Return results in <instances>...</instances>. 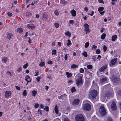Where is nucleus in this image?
<instances>
[{
	"instance_id": "6ab92c4d",
	"label": "nucleus",
	"mask_w": 121,
	"mask_h": 121,
	"mask_svg": "<svg viewBox=\"0 0 121 121\" xmlns=\"http://www.w3.org/2000/svg\"><path fill=\"white\" fill-rule=\"evenodd\" d=\"M37 94V91L35 90H33L32 91L31 94L32 96L34 97L36 96V95Z\"/></svg>"
},
{
	"instance_id": "7ed1b4c3",
	"label": "nucleus",
	"mask_w": 121,
	"mask_h": 121,
	"mask_svg": "<svg viewBox=\"0 0 121 121\" xmlns=\"http://www.w3.org/2000/svg\"><path fill=\"white\" fill-rule=\"evenodd\" d=\"M76 121H85V119L84 117L82 114L78 115L75 117Z\"/></svg>"
},
{
	"instance_id": "e2e57ef3",
	"label": "nucleus",
	"mask_w": 121,
	"mask_h": 121,
	"mask_svg": "<svg viewBox=\"0 0 121 121\" xmlns=\"http://www.w3.org/2000/svg\"><path fill=\"white\" fill-rule=\"evenodd\" d=\"M97 47L95 45H94L93 46L92 48H93L94 49H95Z\"/></svg>"
},
{
	"instance_id": "a19ab883",
	"label": "nucleus",
	"mask_w": 121,
	"mask_h": 121,
	"mask_svg": "<svg viewBox=\"0 0 121 121\" xmlns=\"http://www.w3.org/2000/svg\"><path fill=\"white\" fill-rule=\"evenodd\" d=\"M92 67V65H88L87 66V67L89 69H91Z\"/></svg>"
},
{
	"instance_id": "9d476101",
	"label": "nucleus",
	"mask_w": 121,
	"mask_h": 121,
	"mask_svg": "<svg viewBox=\"0 0 121 121\" xmlns=\"http://www.w3.org/2000/svg\"><path fill=\"white\" fill-rule=\"evenodd\" d=\"M111 78L114 82L117 83L119 80L118 78L114 76H112Z\"/></svg>"
},
{
	"instance_id": "09e8293b",
	"label": "nucleus",
	"mask_w": 121,
	"mask_h": 121,
	"mask_svg": "<svg viewBox=\"0 0 121 121\" xmlns=\"http://www.w3.org/2000/svg\"><path fill=\"white\" fill-rule=\"evenodd\" d=\"M44 109H45V110L46 111H48L49 110V108L48 106H46L45 107Z\"/></svg>"
},
{
	"instance_id": "20e7f679",
	"label": "nucleus",
	"mask_w": 121,
	"mask_h": 121,
	"mask_svg": "<svg viewBox=\"0 0 121 121\" xmlns=\"http://www.w3.org/2000/svg\"><path fill=\"white\" fill-rule=\"evenodd\" d=\"M83 108L84 110L88 111L91 109V106L89 103H86L83 105Z\"/></svg>"
},
{
	"instance_id": "2f4dec72",
	"label": "nucleus",
	"mask_w": 121,
	"mask_h": 121,
	"mask_svg": "<svg viewBox=\"0 0 121 121\" xmlns=\"http://www.w3.org/2000/svg\"><path fill=\"white\" fill-rule=\"evenodd\" d=\"M67 95L65 94H64L61 95V98L62 99H65L66 98Z\"/></svg>"
},
{
	"instance_id": "49530a36",
	"label": "nucleus",
	"mask_w": 121,
	"mask_h": 121,
	"mask_svg": "<svg viewBox=\"0 0 121 121\" xmlns=\"http://www.w3.org/2000/svg\"><path fill=\"white\" fill-rule=\"evenodd\" d=\"M100 52V49H98L96 51V54H99Z\"/></svg>"
},
{
	"instance_id": "a878e982",
	"label": "nucleus",
	"mask_w": 121,
	"mask_h": 121,
	"mask_svg": "<svg viewBox=\"0 0 121 121\" xmlns=\"http://www.w3.org/2000/svg\"><path fill=\"white\" fill-rule=\"evenodd\" d=\"M106 36V34L104 33H103L101 37V38L102 40H104V39Z\"/></svg>"
},
{
	"instance_id": "c9c22d12",
	"label": "nucleus",
	"mask_w": 121,
	"mask_h": 121,
	"mask_svg": "<svg viewBox=\"0 0 121 121\" xmlns=\"http://www.w3.org/2000/svg\"><path fill=\"white\" fill-rule=\"evenodd\" d=\"M92 58L93 60L94 61H95L96 60V56H92Z\"/></svg>"
},
{
	"instance_id": "680f3d73",
	"label": "nucleus",
	"mask_w": 121,
	"mask_h": 121,
	"mask_svg": "<svg viewBox=\"0 0 121 121\" xmlns=\"http://www.w3.org/2000/svg\"><path fill=\"white\" fill-rule=\"evenodd\" d=\"M84 9L85 11L86 12H87L88 11V9L87 7H86L84 8Z\"/></svg>"
},
{
	"instance_id": "f03ea898",
	"label": "nucleus",
	"mask_w": 121,
	"mask_h": 121,
	"mask_svg": "<svg viewBox=\"0 0 121 121\" xmlns=\"http://www.w3.org/2000/svg\"><path fill=\"white\" fill-rule=\"evenodd\" d=\"M97 92L96 90H93L90 91L89 95L90 98L92 100H94L97 96Z\"/></svg>"
},
{
	"instance_id": "9b49d317",
	"label": "nucleus",
	"mask_w": 121,
	"mask_h": 121,
	"mask_svg": "<svg viewBox=\"0 0 121 121\" xmlns=\"http://www.w3.org/2000/svg\"><path fill=\"white\" fill-rule=\"evenodd\" d=\"M111 108L112 110L113 111H115L116 109V103L114 101H113L111 106Z\"/></svg>"
},
{
	"instance_id": "aec40b11",
	"label": "nucleus",
	"mask_w": 121,
	"mask_h": 121,
	"mask_svg": "<svg viewBox=\"0 0 121 121\" xmlns=\"http://www.w3.org/2000/svg\"><path fill=\"white\" fill-rule=\"evenodd\" d=\"M66 74L67 75V77L68 78H69L72 76V74L68 72H66Z\"/></svg>"
},
{
	"instance_id": "dca6fc26",
	"label": "nucleus",
	"mask_w": 121,
	"mask_h": 121,
	"mask_svg": "<svg viewBox=\"0 0 121 121\" xmlns=\"http://www.w3.org/2000/svg\"><path fill=\"white\" fill-rule=\"evenodd\" d=\"M71 14L72 16L74 17L76 15V12L75 10L74 9H72L70 11Z\"/></svg>"
},
{
	"instance_id": "423d86ee",
	"label": "nucleus",
	"mask_w": 121,
	"mask_h": 121,
	"mask_svg": "<svg viewBox=\"0 0 121 121\" xmlns=\"http://www.w3.org/2000/svg\"><path fill=\"white\" fill-rule=\"evenodd\" d=\"M112 95V94L111 92H108L105 94L104 96L102 97V98L101 99V100L102 101L104 102L105 101V99H104L105 97H111Z\"/></svg>"
},
{
	"instance_id": "393cba45",
	"label": "nucleus",
	"mask_w": 121,
	"mask_h": 121,
	"mask_svg": "<svg viewBox=\"0 0 121 121\" xmlns=\"http://www.w3.org/2000/svg\"><path fill=\"white\" fill-rule=\"evenodd\" d=\"M7 58L5 57H3L2 59V61L6 63L7 60Z\"/></svg>"
},
{
	"instance_id": "c756f323",
	"label": "nucleus",
	"mask_w": 121,
	"mask_h": 121,
	"mask_svg": "<svg viewBox=\"0 0 121 121\" xmlns=\"http://www.w3.org/2000/svg\"><path fill=\"white\" fill-rule=\"evenodd\" d=\"M85 57H86L88 56L87 52L86 51L84 52H83L82 54Z\"/></svg>"
},
{
	"instance_id": "1a4fd4ad",
	"label": "nucleus",
	"mask_w": 121,
	"mask_h": 121,
	"mask_svg": "<svg viewBox=\"0 0 121 121\" xmlns=\"http://www.w3.org/2000/svg\"><path fill=\"white\" fill-rule=\"evenodd\" d=\"M11 92L9 91H6L5 93V96L6 98H9L11 96Z\"/></svg>"
},
{
	"instance_id": "39448f33",
	"label": "nucleus",
	"mask_w": 121,
	"mask_h": 121,
	"mask_svg": "<svg viewBox=\"0 0 121 121\" xmlns=\"http://www.w3.org/2000/svg\"><path fill=\"white\" fill-rule=\"evenodd\" d=\"M99 111L102 116H104L106 114V110L104 106H101L100 107L99 109Z\"/></svg>"
},
{
	"instance_id": "5701e85b",
	"label": "nucleus",
	"mask_w": 121,
	"mask_h": 121,
	"mask_svg": "<svg viewBox=\"0 0 121 121\" xmlns=\"http://www.w3.org/2000/svg\"><path fill=\"white\" fill-rule=\"evenodd\" d=\"M78 67V65L74 64H72L71 66V68L72 69L76 68Z\"/></svg>"
},
{
	"instance_id": "f704fd0d",
	"label": "nucleus",
	"mask_w": 121,
	"mask_h": 121,
	"mask_svg": "<svg viewBox=\"0 0 121 121\" xmlns=\"http://www.w3.org/2000/svg\"><path fill=\"white\" fill-rule=\"evenodd\" d=\"M106 121H113V120L112 118L108 117L107 118Z\"/></svg>"
},
{
	"instance_id": "69168bd1",
	"label": "nucleus",
	"mask_w": 121,
	"mask_h": 121,
	"mask_svg": "<svg viewBox=\"0 0 121 121\" xmlns=\"http://www.w3.org/2000/svg\"><path fill=\"white\" fill-rule=\"evenodd\" d=\"M98 1L100 3H104L103 0H98Z\"/></svg>"
},
{
	"instance_id": "ddd939ff",
	"label": "nucleus",
	"mask_w": 121,
	"mask_h": 121,
	"mask_svg": "<svg viewBox=\"0 0 121 121\" xmlns=\"http://www.w3.org/2000/svg\"><path fill=\"white\" fill-rule=\"evenodd\" d=\"M42 18L44 20L48 19V15L46 13H44L43 14Z\"/></svg>"
},
{
	"instance_id": "f3484780",
	"label": "nucleus",
	"mask_w": 121,
	"mask_h": 121,
	"mask_svg": "<svg viewBox=\"0 0 121 121\" xmlns=\"http://www.w3.org/2000/svg\"><path fill=\"white\" fill-rule=\"evenodd\" d=\"M107 68L106 65H105L104 66L101 67L99 69V71L100 72H104L105 70Z\"/></svg>"
},
{
	"instance_id": "473e14b6",
	"label": "nucleus",
	"mask_w": 121,
	"mask_h": 121,
	"mask_svg": "<svg viewBox=\"0 0 121 121\" xmlns=\"http://www.w3.org/2000/svg\"><path fill=\"white\" fill-rule=\"evenodd\" d=\"M54 13L55 14L56 16L58 15L59 14V12L58 10H55L54 11Z\"/></svg>"
},
{
	"instance_id": "4d7b16f0",
	"label": "nucleus",
	"mask_w": 121,
	"mask_h": 121,
	"mask_svg": "<svg viewBox=\"0 0 121 121\" xmlns=\"http://www.w3.org/2000/svg\"><path fill=\"white\" fill-rule=\"evenodd\" d=\"M38 112L39 113V114H40V115H42L41 111L40 109H38Z\"/></svg>"
},
{
	"instance_id": "2eb2a0df",
	"label": "nucleus",
	"mask_w": 121,
	"mask_h": 121,
	"mask_svg": "<svg viewBox=\"0 0 121 121\" xmlns=\"http://www.w3.org/2000/svg\"><path fill=\"white\" fill-rule=\"evenodd\" d=\"M7 36L6 37L7 39L9 40H10L11 39V37L13 36V35L12 33H8L7 35Z\"/></svg>"
},
{
	"instance_id": "774afa93",
	"label": "nucleus",
	"mask_w": 121,
	"mask_h": 121,
	"mask_svg": "<svg viewBox=\"0 0 121 121\" xmlns=\"http://www.w3.org/2000/svg\"><path fill=\"white\" fill-rule=\"evenodd\" d=\"M28 39H29V40H28V42L30 43H31V40L30 38V37H28Z\"/></svg>"
},
{
	"instance_id": "f8f14e48",
	"label": "nucleus",
	"mask_w": 121,
	"mask_h": 121,
	"mask_svg": "<svg viewBox=\"0 0 121 121\" xmlns=\"http://www.w3.org/2000/svg\"><path fill=\"white\" fill-rule=\"evenodd\" d=\"M27 27L29 28L32 29H34L35 28V25L33 24H30L27 25Z\"/></svg>"
},
{
	"instance_id": "cd10ccee",
	"label": "nucleus",
	"mask_w": 121,
	"mask_h": 121,
	"mask_svg": "<svg viewBox=\"0 0 121 121\" xmlns=\"http://www.w3.org/2000/svg\"><path fill=\"white\" fill-rule=\"evenodd\" d=\"M65 34L66 35L68 36L69 37H70L71 35L70 32L69 31H67L66 32Z\"/></svg>"
},
{
	"instance_id": "bb28decb",
	"label": "nucleus",
	"mask_w": 121,
	"mask_h": 121,
	"mask_svg": "<svg viewBox=\"0 0 121 121\" xmlns=\"http://www.w3.org/2000/svg\"><path fill=\"white\" fill-rule=\"evenodd\" d=\"M17 31L18 32L20 33H22L23 31L22 28H17Z\"/></svg>"
},
{
	"instance_id": "412c9836",
	"label": "nucleus",
	"mask_w": 121,
	"mask_h": 121,
	"mask_svg": "<svg viewBox=\"0 0 121 121\" xmlns=\"http://www.w3.org/2000/svg\"><path fill=\"white\" fill-rule=\"evenodd\" d=\"M107 78L104 77L102 78L100 80V82L101 83H103L104 82L106 81L107 80Z\"/></svg>"
},
{
	"instance_id": "13d9d810",
	"label": "nucleus",
	"mask_w": 121,
	"mask_h": 121,
	"mask_svg": "<svg viewBox=\"0 0 121 121\" xmlns=\"http://www.w3.org/2000/svg\"><path fill=\"white\" fill-rule=\"evenodd\" d=\"M7 15L8 16L10 17H11L12 15V14L9 12H8L7 13Z\"/></svg>"
},
{
	"instance_id": "6e6552de",
	"label": "nucleus",
	"mask_w": 121,
	"mask_h": 121,
	"mask_svg": "<svg viewBox=\"0 0 121 121\" xmlns=\"http://www.w3.org/2000/svg\"><path fill=\"white\" fill-rule=\"evenodd\" d=\"M83 26L84 28V30L86 31L85 33L87 34L90 32V30L89 29V26L87 24L85 23L84 24Z\"/></svg>"
},
{
	"instance_id": "bf43d9fd",
	"label": "nucleus",
	"mask_w": 121,
	"mask_h": 121,
	"mask_svg": "<svg viewBox=\"0 0 121 121\" xmlns=\"http://www.w3.org/2000/svg\"><path fill=\"white\" fill-rule=\"evenodd\" d=\"M47 63L48 64H52L53 62H52L51 61V60H49L47 62Z\"/></svg>"
},
{
	"instance_id": "4c0bfd02",
	"label": "nucleus",
	"mask_w": 121,
	"mask_h": 121,
	"mask_svg": "<svg viewBox=\"0 0 121 121\" xmlns=\"http://www.w3.org/2000/svg\"><path fill=\"white\" fill-rule=\"evenodd\" d=\"M23 95L24 96H26L27 95V93L26 91L25 90H24L23 92L22 93Z\"/></svg>"
},
{
	"instance_id": "de8ad7c7",
	"label": "nucleus",
	"mask_w": 121,
	"mask_h": 121,
	"mask_svg": "<svg viewBox=\"0 0 121 121\" xmlns=\"http://www.w3.org/2000/svg\"><path fill=\"white\" fill-rule=\"evenodd\" d=\"M39 106V104H38L36 103V104H35L34 105V107L35 108H37Z\"/></svg>"
},
{
	"instance_id": "4be33fe9",
	"label": "nucleus",
	"mask_w": 121,
	"mask_h": 121,
	"mask_svg": "<svg viewBox=\"0 0 121 121\" xmlns=\"http://www.w3.org/2000/svg\"><path fill=\"white\" fill-rule=\"evenodd\" d=\"M60 3L61 4H63L64 5L66 4L67 2L63 0H61Z\"/></svg>"
},
{
	"instance_id": "ea45409f",
	"label": "nucleus",
	"mask_w": 121,
	"mask_h": 121,
	"mask_svg": "<svg viewBox=\"0 0 121 121\" xmlns=\"http://www.w3.org/2000/svg\"><path fill=\"white\" fill-rule=\"evenodd\" d=\"M76 90L75 89V87H73L71 89V91L72 92H73L76 91Z\"/></svg>"
},
{
	"instance_id": "c85d7f7f",
	"label": "nucleus",
	"mask_w": 121,
	"mask_h": 121,
	"mask_svg": "<svg viewBox=\"0 0 121 121\" xmlns=\"http://www.w3.org/2000/svg\"><path fill=\"white\" fill-rule=\"evenodd\" d=\"M26 16L27 17H29L31 15V12L30 11H27L26 13Z\"/></svg>"
},
{
	"instance_id": "72a5a7b5",
	"label": "nucleus",
	"mask_w": 121,
	"mask_h": 121,
	"mask_svg": "<svg viewBox=\"0 0 121 121\" xmlns=\"http://www.w3.org/2000/svg\"><path fill=\"white\" fill-rule=\"evenodd\" d=\"M104 9V8L103 7H99L98 9V11L100 12L102 11Z\"/></svg>"
},
{
	"instance_id": "0e129e2a",
	"label": "nucleus",
	"mask_w": 121,
	"mask_h": 121,
	"mask_svg": "<svg viewBox=\"0 0 121 121\" xmlns=\"http://www.w3.org/2000/svg\"><path fill=\"white\" fill-rule=\"evenodd\" d=\"M64 121H70L68 118H65L64 119Z\"/></svg>"
},
{
	"instance_id": "c03bdc74",
	"label": "nucleus",
	"mask_w": 121,
	"mask_h": 121,
	"mask_svg": "<svg viewBox=\"0 0 121 121\" xmlns=\"http://www.w3.org/2000/svg\"><path fill=\"white\" fill-rule=\"evenodd\" d=\"M80 72L81 73H83L84 72V69L83 68H80L79 69Z\"/></svg>"
},
{
	"instance_id": "a211bd4d",
	"label": "nucleus",
	"mask_w": 121,
	"mask_h": 121,
	"mask_svg": "<svg viewBox=\"0 0 121 121\" xmlns=\"http://www.w3.org/2000/svg\"><path fill=\"white\" fill-rule=\"evenodd\" d=\"M54 110L55 113L56 114H58L59 111L58 108V107L57 105H56L54 108Z\"/></svg>"
},
{
	"instance_id": "864d4df0",
	"label": "nucleus",
	"mask_w": 121,
	"mask_h": 121,
	"mask_svg": "<svg viewBox=\"0 0 121 121\" xmlns=\"http://www.w3.org/2000/svg\"><path fill=\"white\" fill-rule=\"evenodd\" d=\"M28 66V63H27L26 64H25L23 66V67L25 69H26Z\"/></svg>"
},
{
	"instance_id": "79ce46f5",
	"label": "nucleus",
	"mask_w": 121,
	"mask_h": 121,
	"mask_svg": "<svg viewBox=\"0 0 121 121\" xmlns=\"http://www.w3.org/2000/svg\"><path fill=\"white\" fill-rule=\"evenodd\" d=\"M25 80L26 81H27L28 79L30 78V77L29 75H27L25 76Z\"/></svg>"
},
{
	"instance_id": "0eeeda50",
	"label": "nucleus",
	"mask_w": 121,
	"mask_h": 121,
	"mask_svg": "<svg viewBox=\"0 0 121 121\" xmlns=\"http://www.w3.org/2000/svg\"><path fill=\"white\" fill-rule=\"evenodd\" d=\"M117 60V58H116L111 60L109 63V66L111 67H112L116 63Z\"/></svg>"
},
{
	"instance_id": "7c9ffc66",
	"label": "nucleus",
	"mask_w": 121,
	"mask_h": 121,
	"mask_svg": "<svg viewBox=\"0 0 121 121\" xmlns=\"http://www.w3.org/2000/svg\"><path fill=\"white\" fill-rule=\"evenodd\" d=\"M45 65V62H44L42 61L39 64V65L40 66L42 67L44 66Z\"/></svg>"
},
{
	"instance_id": "4468645a",
	"label": "nucleus",
	"mask_w": 121,
	"mask_h": 121,
	"mask_svg": "<svg viewBox=\"0 0 121 121\" xmlns=\"http://www.w3.org/2000/svg\"><path fill=\"white\" fill-rule=\"evenodd\" d=\"M79 101V100L78 99H75L72 103V104L73 105L74 104H78Z\"/></svg>"
},
{
	"instance_id": "603ef678",
	"label": "nucleus",
	"mask_w": 121,
	"mask_h": 121,
	"mask_svg": "<svg viewBox=\"0 0 121 121\" xmlns=\"http://www.w3.org/2000/svg\"><path fill=\"white\" fill-rule=\"evenodd\" d=\"M103 49L104 52H105L107 49V47L106 46L104 45L103 46Z\"/></svg>"
},
{
	"instance_id": "a18cd8bd",
	"label": "nucleus",
	"mask_w": 121,
	"mask_h": 121,
	"mask_svg": "<svg viewBox=\"0 0 121 121\" xmlns=\"http://www.w3.org/2000/svg\"><path fill=\"white\" fill-rule=\"evenodd\" d=\"M68 43H67V46H69L71 44V42L70 40L69 39L67 40Z\"/></svg>"
},
{
	"instance_id": "58836bf2",
	"label": "nucleus",
	"mask_w": 121,
	"mask_h": 121,
	"mask_svg": "<svg viewBox=\"0 0 121 121\" xmlns=\"http://www.w3.org/2000/svg\"><path fill=\"white\" fill-rule=\"evenodd\" d=\"M89 45V43L88 42H87L86 43L85 45V47L86 48L88 47Z\"/></svg>"
},
{
	"instance_id": "052dcab7",
	"label": "nucleus",
	"mask_w": 121,
	"mask_h": 121,
	"mask_svg": "<svg viewBox=\"0 0 121 121\" xmlns=\"http://www.w3.org/2000/svg\"><path fill=\"white\" fill-rule=\"evenodd\" d=\"M118 95L121 97V90H119L118 91Z\"/></svg>"
},
{
	"instance_id": "37998d69",
	"label": "nucleus",
	"mask_w": 121,
	"mask_h": 121,
	"mask_svg": "<svg viewBox=\"0 0 121 121\" xmlns=\"http://www.w3.org/2000/svg\"><path fill=\"white\" fill-rule=\"evenodd\" d=\"M22 68L21 66H20L18 67V69H17V71L19 72L22 71Z\"/></svg>"
},
{
	"instance_id": "5fc2aeb1",
	"label": "nucleus",
	"mask_w": 121,
	"mask_h": 121,
	"mask_svg": "<svg viewBox=\"0 0 121 121\" xmlns=\"http://www.w3.org/2000/svg\"><path fill=\"white\" fill-rule=\"evenodd\" d=\"M41 78V77H40L39 76L36 78V79L37 81L39 82Z\"/></svg>"
},
{
	"instance_id": "e433bc0d",
	"label": "nucleus",
	"mask_w": 121,
	"mask_h": 121,
	"mask_svg": "<svg viewBox=\"0 0 121 121\" xmlns=\"http://www.w3.org/2000/svg\"><path fill=\"white\" fill-rule=\"evenodd\" d=\"M56 51L55 49L53 50L52 52V55H56Z\"/></svg>"
},
{
	"instance_id": "8fccbe9b",
	"label": "nucleus",
	"mask_w": 121,
	"mask_h": 121,
	"mask_svg": "<svg viewBox=\"0 0 121 121\" xmlns=\"http://www.w3.org/2000/svg\"><path fill=\"white\" fill-rule=\"evenodd\" d=\"M55 27L56 28H58L59 26V24L58 23H56L54 24Z\"/></svg>"
},
{
	"instance_id": "b1692460",
	"label": "nucleus",
	"mask_w": 121,
	"mask_h": 121,
	"mask_svg": "<svg viewBox=\"0 0 121 121\" xmlns=\"http://www.w3.org/2000/svg\"><path fill=\"white\" fill-rule=\"evenodd\" d=\"M117 36L116 35H114L112 37V40L113 41H114L116 39Z\"/></svg>"
},
{
	"instance_id": "f257e3e1",
	"label": "nucleus",
	"mask_w": 121,
	"mask_h": 121,
	"mask_svg": "<svg viewBox=\"0 0 121 121\" xmlns=\"http://www.w3.org/2000/svg\"><path fill=\"white\" fill-rule=\"evenodd\" d=\"M83 78L82 74L78 73L76 75L75 78V83L77 86H79L80 85L83 84V80L82 78Z\"/></svg>"
},
{
	"instance_id": "3c124183",
	"label": "nucleus",
	"mask_w": 121,
	"mask_h": 121,
	"mask_svg": "<svg viewBox=\"0 0 121 121\" xmlns=\"http://www.w3.org/2000/svg\"><path fill=\"white\" fill-rule=\"evenodd\" d=\"M68 55L67 54H65V55L64 56V58L65 60H67L68 59Z\"/></svg>"
},
{
	"instance_id": "6e6d98bb",
	"label": "nucleus",
	"mask_w": 121,
	"mask_h": 121,
	"mask_svg": "<svg viewBox=\"0 0 121 121\" xmlns=\"http://www.w3.org/2000/svg\"><path fill=\"white\" fill-rule=\"evenodd\" d=\"M74 21L73 20H70L69 22V23L71 24H73V23Z\"/></svg>"
},
{
	"instance_id": "338daca9",
	"label": "nucleus",
	"mask_w": 121,
	"mask_h": 121,
	"mask_svg": "<svg viewBox=\"0 0 121 121\" xmlns=\"http://www.w3.org/2000/svg\"><path fill=\"white\" fill-rule=\"evenodd\" d=\"M15 87L18 90H20V87L18 86H16Z\"/></svg>"
}]
</instances>
